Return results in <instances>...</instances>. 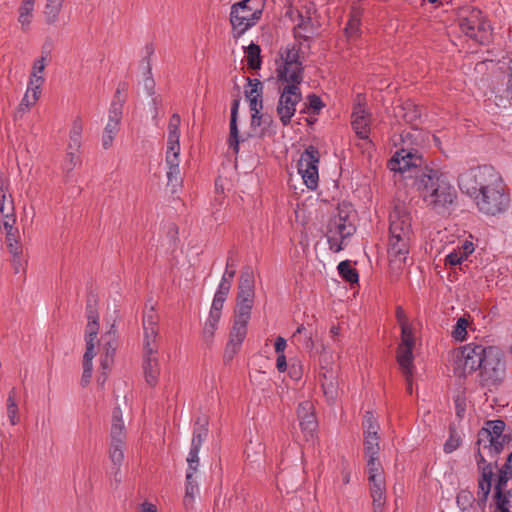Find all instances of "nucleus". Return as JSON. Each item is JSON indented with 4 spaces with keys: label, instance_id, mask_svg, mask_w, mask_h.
Here are the masks:
<instances>
[{
    "label": "nucleus",
    "instance_id": "obj_1",
    "mask_svg": "<svg viewBox=\"0 0 512 512\" xmlns=\"http://www.w3.org/2000/svg\"><path fill=\"white\" fill-rule=\"evenodd\" d=\"M460 188L474 198L480 212L496 216L506 212L510 195L501 175L488 165L472 169L461 176Z\"/></svg>",
    "mask_w": 512,
    "mask_h": 512
},
{
    "label": "nucleus",
    "instance_id": "obj_2",
    "mask_svg": "<svg viewBox=\"0 0 512 512\" xmlns=\"http://www.w3.org/2000/svg\"><path fill=\"white\" fill-rule=\"evenodd\" d=\"M415 184L427 207L437 214H446L457 198L447 177L437 169L425 166L415 173Z\"/></svg>",
    "mask_w": 512,
    "mask_h": 512
},
{
    "label": "nucleus",
    "instance_id": "obj_3",
    "mask_svg": "<svg viewBox=\"0 0 512 512\" xmlns=\"http://www.w3.org/2000/svg\"><path fill=\"white\" fill-rule=\"evenodd\" d=\"M429 133L419 126H413L411 131L401 134L402 148L395 152L388 161V168L394 172L404 173L410 169H422L425 163L419 148L426 144Z\"/></svg>",
    "mask_w": 512,
    "mask_h": 512
},
{
    "label": "nucleus",
    "instance_id": "obj_4",
    "mask_svg": "<svg viewBox=\"0 0 512 512\" xmlns=\"http://www.w3.org/2000/svg\"><path fill=\"white\" fill-rule=\"evenodd\" d=\"M476 445L477 451L475 459L478 470L480 471L478 496L480 499L486 500L491 490V481L494 475L492 461H494V463L497 462L496 457L503 451L505 444L492 439L490 442H481L480 436H478Z\"/></svg>",
    "mask_w": 512,
    "mask_h": 512
},
{
    "label": "nucleus",
    "instance_id": "obj_5",
    "mask_svg": "<svg viewBox=\"0 0 512 512\" xmlns=\"http://www.w3.org/2000/svg\"><path fill=\"white\" fill-rule=\"evenodd\" d=\"M263 8V0H242L231 6L230 23L237 36L256 25L261 19Z\"/></svg>",
    "mask_w": 512,
    "mask_h": 512
},
{
    "label": "nucleus",
    "instance_id": "obj_6",
    "mask_svg": "<svg viewBox=\"0 0 512 512\" xmlns=\"http://www.w3.org/2000/svg\"><path fill=\"white\" fill-rule=\"evenodd\" d=\"M109 458L113 464L114 478L120 482V467L124 461V448L126 443L125 426L122 419V410L115 407L112 412V425L110 431Z\"/></svg>",
    "mask_w": 512,
    "mask_h": 512
},
{
    "label": "nucleus",
    "instance_id": "obj_7",
    "mask_svg": "<svg viewBox=\"0 0 512 512\" xmlns=\"http://www.w3.org/2000/svg\"><path fill=\"white\" fill-rule=\"evenodd\" d=\"M477 357L479 383L483 387L498 386L505 373V364L500 354H474Z\"/></svg>",
    "mask_w": 512,
    "mask_h": 512
},
{
    "label": "nucleus",
    "instance_id": "obj_8",
    "mask_svg": "<svg viewBox=\"0 0 512 512\" xmlns=\"http://www.w3.org/2000/svg\"><path fill=\"white\" fill-rule=\"evenodd\" d=\"M320 153L317 147L309 145L298 161V172L307 188L314 190L318 186L319 174L318 164Z\"/></svg>",
    "mask_w": 512,
    "mask_h": 512
},
{
    "label": "nucleus",
    "instance_id": "obj_9",
    "mask_svg": "<svg viewBox=\"0 0 512 512\" xmlns=\"http://www.w3.org/2000/svg\"><path fill=\"white\" fill-rule=\"evenodd\" d=\"M300 86L285 84L280 90L276 112L283 126L290 124L296 112V105L301 101Z\"/></svg>",
    "mask_w": 512,
    "mask_h": 512
},
{
    "label": "nucleus",
    "instance_id": "obj_10",
    "mask_svg": "<svg viewBox=\"0 0 512 512\" xmlns=\"http://www.w3.org/2000/svg\"><path fill=\"white\" fill-rule=\"evenodd\" d=\"M337 210V215L329 220L328 226L332 227V231L338 233L341 239H346L356 231L354 225L356 213L352 205L347 203L340 204Z\"/></svg>",
    "mask_w": 512,
    "mask_h": 512
},
{
    "label": "nucleus",
    "instance_id": "obj_11",
    "mask_svg": "<svg viewBox=\"0 0 512 512\" xmlns=\"http://www.w3.org/2000/svg\"><path fill=\"white\" fill-rule=\"evenodd\" d=\"M459 27L461 31L472 39L477 38V33L485 31L486 22L482 11L475 7H463L458 13Z\"/></svg>",
    "mask_w": 512,
    "mask_h": 512
},
{
    "label": "nucleus",
    "instance_id": "obj_12",
    "mask_svg": "<svg viewBox=\"0 0 512 512\" xmlns=\"http://www.w3.org/2000/svg\"><path fill=\"white\" fill-rule=\"evenodd\" d=\"M199 451L190 449L187 457V472H186V487L183 504L186 509H190L194 505L195 497L199 493L198 482L195 478V473L199 467Z\"/></svg>",
    "mask_w": 512,
    "mask_h": 512
},
{
    "label": "nucleus",
    "instance_id": "obj_13",
    "mask_svg": "<svg viewBox=\"0 0 512 512\" xmlns=\"http://www.w3.org/2000/svg\"><path fill=\"white\" fill-rule=\"evenodd\" d=\"M142 325L144 331L143 348L145 352H157L159 331V315L153 306L143 312Z\"/></svg>",
    "mask_w": 512,
    "mask_h": 512
},
{
    "label": "nucleus",
    "instance_id": "obj_14",
    "mask_svg": "<svg viewBox=\"0 0 512 512\" xmlns=\"http://www.w3.org/2000/svg\"><path fill=\"white\" fill-rule=\"evenodd\" d=\"M411 237H389L388 257L390 266L401 270L406 263L410 250Z\"/></svg>",
    "mask_w": 512,
    "mask_h": 512
},
{
    "label": "nucleus",
    "instance_id": "obj_15",
    "mask_svg": "<svg viewBox=\"0 0 512 512\" xmlns=\"http://www.w3.org/2000/svg\"><path fill=\"white\" fill-rule=\"evenodd\" d=\"M96 305L97 301L94 295H89L86 302V316L88 320L85 328L86 352H93L99 330V315Z\"/></svg>",
    "mask_w": 512,
    "mask_h": 512
},
{
    "label": "nucleus",
    "instance_id": "obj_16",
    "mask_svg": "<svg viewBox=\"0 0 512 512\" xmlns=\"http://www.w3.org/2000/svg\"><path fill=\"white\" fill-rule=\"evenodd\" d=\"M389 237H411V217L401 206H395L389 215Z\"/></svg>",
    "mask_w": 512,
    "mask_h": 512
},
{
    "label": "nucleus",
    "instance_id": "obj_17",
    "mask_svg": "<svg viewBox=\"0 0 512 512\" xmlns=\"http://www.w3.org/2000/svg\"><path fill=\"white\" fill-rule=\"evenodd\" d=\"M277 81L283 84L297 85L303 82L304 66L303 63H278L276 60Z\"/></svg>",
    "mask_w": 512,
    "mask_h": 512
},
{
    "label": "nucleus",
    "instance_id": "obj_18",
    "mask_svg": "<svg viewBox=\"0 0 512 512\" xmlns=\"http://www.w3.org/2000/svg\"><path fill=\"white\" fill-rule=\"evenodd\" d=\"M121 119V103H111L109 108L108 122L104 128L102 135V146L104 149H108L109 147L112 146L114 138L119 132Z\"/></svg>",
    "mask_w": 512,
    "mask_h": 512
},
{
    "label": "nucleus",
    "instance_id": "obj_19",
    "mask_svg": "<svg viewBox=\"0 0 512 512\" xmlns=\"http://www.w3.org/2000/svg\"><path fill=\"white\" fill-rule=\"evenodd\" d=\"M510 478H512V452L508 455L505 465L500 470L495 486L496 505L499 512H509V500L503 496V489Z\"/></svg>",
    "mask_w": 512,
    "mask_h": 512
},
{
    "label": "nucleus",
    "instance_id": "obj_20",
    "mask_svg": "<svg viewBox=\"0 0 512 512\" xmlns=\"http://www.w3.org/2000/svg\"><path fill=\"white\" fill-rule=\"evenodd\" d=\"M299 425L306 438H312L317 428V420L314 413L313 403L304 401L299 404L297 409Z\"/></svg>",
    "mask_w": 512,
    "mask_h": 512
},
{
    "label": "nucleus",
    "instance_id": "obj_21",
    "mask_svg": "<svg viewBox=\"0 0 512 512\" xmlns=\"http://www.w3.org/2000/svg\"><path fill=\"white\" fill-rule=\"evenodd\" d=\"M358 103L354 106L351 125L357 136L361 139H368L370 133V115L366 112L364 104L361 103V95H357Z\"/></svg>",
    "mask_w": 512,
    "mask_h": 512
},
{
    "label": "nucleus",
    "instance_id": "obj_22",
    "mask_svg": "<svg viewBox=\"0 0 512 512\" xmlns=\"http://www.w3.org/2000/svg\"><path fill=\"white\" fill-rule=\"evenodd\" d=\"M449 362L454 375L459 379L477 370V357L474 354H453Z\"/></svg>",
    "mask_w": 512,
    "mask_h": 512
},
{
    "label": "nucleus",
    "instance_id": "obj_23",
    "mask_svg": "<svg viewBox=\"0 0 512 512\" xmlns=\"http://www.w3.org/2000/svg\"><path fill=\"white\" fill-rule=\"evenodd\" d=\"M237 90L239 91V87H237ZM239 105H240V97H239V93H238L231 104L229 137L227 140L229 149H231L235 154L239 153V144H240V142L244 141V139H241L239 136V130H238V126H237Z\"/></svg>",
    "mask_w": 512,
    "mask_h": 512
},
{
    "label": "nucleus",
    "instance_id": "obj_24",
    "mask_svg": "<svg viewBox=\"0 0 512 512\" xmlns=\"http://www.w3.org/2000/svg\"><path fill=\"white\" fill-rule=\"evenodd\" d=\"M373 512H382L386 503L385 476L368 479Z\"/></svg>",
    "mask_w": 512,
    "mask_h": 512
},
{
    "label": "nucleus",
    "instance_id": "obj_25",
    "mask_svg": "<svg viewBox=\"0 0 512 512\" xmlns=\"http://www.w3.org/2000/svg\"><path fill=\"white\" fill-rule=\"evenodd\" d=\"M396 319L401 327V344L399 349L404 347V350L401 352H412L414 348V336L406 313L401 306L396 307Z\"/></svg>",
    "mask_w": 512,
    "mask_h": 512
},
{
    "label": "nucleus",
    "instance_id": "obj_26",
    "mask_svg": "<svg viewBox=\"0 0 512 512\" xmlns=\"http://www.w3.org/2000/svg\"><path fill=\"white\" fill-rule=\"evenodd\" d=\"M505 429V422L503 420L487 421L485 426L478 432L481 442H490L492 440H498L505 444L507 442V436L503 434Z\"/></svg>",
    "mask_w": 512,
    "mask_h": 512
},
{
    "label": "nucleus",
    "instance_id": "obj_27",
    "mask_svg": "<svg viewBox=\"0 0 512 512\" xmlns=\"http://www.w3.org/2000/svg\"><path fill=\"white\" fill-rule=\"evenodd\" d=\"M43 83L44 78H30L28 90L19 105L20 112L28 111L37 102Z\"/></svg>",
    "mask_w": 512,
    "mask_h": 512
},
{
    "label": "nucleus",
    "instance_id": "obj_28",
    "mask_svg": "<svg viewBox=\"0 0 512 512\" xmlns=\"http://www.w3.org/2000/svg\"><path fill=\"white\" fill-rule=\"evenodd\" d=\"M291 343L294 344L299 351L309 352L313 350L314 342L312 340V329L301 324L291 336Z\"/></svg>",
    "mask_w": 512,
    "mask_h": 512
},
{
    "label": "nucleus",
    "instance_id": "obj_29",
    "mask_svg": "<svg viewBox=\"0 0 512 512\" xmlns=\"http://www.w3.org/2000/svg\"><path fill=\"white\" fill-rule=\"evenodd\" d=\"M396 115L401 117L406 123L413 126H419L421 121V108L412 102H405L397 107Z\"/></svg>",
    "mask_w": 512,
    "mask_h": 512
},
{
    "label": "nucleus",
    "instance_id": "obj_30",
    "mask_svg": "<svg viewBox=\"0 0 512 512\" xmlns=\"http://www.w3.org/2000/svg\"><path fill=\"white\" fill-rule=\"evenodd\" d=\"M96 343L99 350H102V352H116L119 349L120 344L115 325H111L110 329L103 333L100 339L96 338L95 344Z\"/></svg>",
    "mask_w": 512,
    "mask_h": 512
},
{
    "label": "nucleus",
    "instance_id": "obj_31",
    "mask_svg": "<svg viewBox=\"0 0 512 512\" xmlns=\"http://www.w3.org/2000/svg\"><path fill=\"white\" fill-rule=\"evenodd\" d=\"M397 362L405 377L407 392L412 394V382L414 374V354H397Z\"/></svg>",
    "mask_w": 512,
    "mask_h": 512
},
{
    "label": "nucleus",
    "instance_id": "obj_32",
    "mask_svg": "<svg viewBox=\"0 0 512 512\" xmlns=\"http://www.w3.org/2000/svg\"><path fill=\"white\" fill-rule=\"evenodd\" d=\"M247 335V324L241 322L233 323V327L229 334V341L227 343V349H230L232 352L239 350L244 339Z\"/></svg>",
    "mask_w": 512,
    "mask_h": 512
},
{
    "label": "nucleus",
    "instance_id": "obj_33",
    "mask_svg": "<svg viewBox=\"0 0 512 512\" xmlns=\"http://www.w3.org/2000/svg\"><path fill=\"white\" fill-rule=\"evenodd\" d=\"M362 12L358 7L353 6L349 14V20L344 29L348 39L358 37L360 35Z\"/></svg>",
    "mask_w": 512,
    "mask_h": 512
},
{
    "label": "nucleus",
    "instance_id": "obj_34",
    "mask_svg": "<svg viewBox=\"0 0 512 512\" xmlns=\"http://www.w3.org/2000/svg\"><path fill=\"white\" fill-rule=\"evenodd\" d=\"M143 368L147 383L154 386L158 381L160 372L158 359L152 354H148L144 360Z\"/></svg>",
    "mask_w": 512,
    "mask_h": 512
},
{
    "label": "nucleus",
    "instance_id": "obj_35",
    "mask_svg": "<svg viewBox=\"0 0 512 512\" xmlns=\"http://www.w3.org/2000/svg\"><path fill=\"white\" fill-rule=\"evenodd\" d=\"M300 53H301L300 45L293 44V45H287L286 47H282L278 53V56H279V59H277L278 63H286V64L303 63Z\"/></svg>",
    "mask_w": 512,
    "mask_h": 512
},
{
    "label": "nucleus",
    "instance_id": "obj_36",
    "mask_svg": "<svg viewBox=\"0 0 512 512\" xmlns=\"http://www.w3.org/2000/svg\"><path fill=\"white\" fill-rule=\"evenodd\" d=\"M181 124V118L180 115L177 113H174L168 123V138H167V145H170L171 150H173V147L180 146L179 138H180V127Z\"/></svg>",
    "mask_w": 512,
    "mask_h": 512
},
{
    "label": "nucleus",
    "instance_id": "obj_37",
    "mask_svg": "<svg viewBox=\"0 0 512 512\" xmlns=\"http://www.w3.org/2000/svg\"><path fill=\"white\" fill-rule=\"evenodd\" d=\"M9 185L6 181L0 180V214L12 213L15 211L14 200L8 193Z\"/></svg>",
    "mask_w": 512,
    "mask_h": 512
},
{
    "label": "nucleus",
    "instance_id": "obj_38",
    "mask_svg": "<svg viewBox=\"0 0 512 512\" xmlns=\"http://www.w3.org/2000/svg\"><path fill=\"white\" fill-rule=\"evenodd\" d=\"M230 289H231V284H229L227 278H225L224 280H221V282L218 286V289L215 293L213 302H212L211 309H214V311H215L214 313H217V311L222 310L224 302L227 298V295H228Z\"/></svg>",
    "mask_w": 512,
    "mask_h": 512
},
{
    "label": "nucleus",
    "instance_id": "obj_39",
    "mask_svg": "<svg viewBox=\"0 0 512 512\" xmlns=\"http://www.w3.org/2000/svg\"><path fill=\"white\" fill-rule=\"evenodd\" d=\"M64 0H46L44 8L45 21L47 24H54L62 9Z\"/></svg>",
    "mask_w": 512,
    "mask_h": 512
},
{
    "label": "nucleus",
    "instance_id": "obj_40",
    "mask_svg": "<svg viewBox=\"0 0 512 512\" xmlns=\"http://www.w3.org/2000/svg\"><path fill=\"white\" fill-rule=\"evenodd\" d=\"M338 272L346 282L350 284L358 283V271L354 267H352L350 261L345 260L340 262L338 265Z\"/></svg>",
    "mask_w": 512,
    "mask_h": 512
},
{
    "label": "nucleus",
    "instance_id": "obj_41",
    "mask_svg": "<svg viewBox=\"0 0 512 512\" xmlns=\"http://www.w3.org/2000/svg\"><path fill=\"white\" fill-rule=\"evenodd\" d=\"M261 49L260 46L251 43L246 49L247 66L252 70L260 69L261 67Z\"/></svg>",
    "mask_w": 512,
    "mask_h": 512
},
{
    "label": "nucleus",
    "instance_id": "obj_42",
    "mask_svg": "<svg viewBox=\"0 0 512 512\" xmlns=\"http://www.w3.org/2000/svg\"><path fill=\"white\" fill-rule=\"evenodd\" d=\"M83 131L82 122L79 118L73 121L71 130H70V142L68 144V150H75L81 146V135Z\"/></svg>",
    "mask_w": 512,
    "mask_h": 512
},
{
    "label": "nucleus",
    "instance_id": "obj_43",
    "mask_svg": "<svg viewBox=\"0 0 512 512\" xmlns=\"http://www.w3.org/2000/svg\"><path fill=\"white\" fill-rule=\"evenodd\" d=\"M17 392L15 388H12L7 398V416L12 425L19 423L20 418L18 415V405L16 403Z\"/></svg>",
    "mask_w": 512,
    "mask_h": 512
},
{
    "label": "nucleus",
    "instance_id": "obj_44",
    "mask_svg": "<svg viewBox=\"0 0 512 512\" xmlns=\"http://www.w3.org/2000/svg\"><path fill=\"white\" fill-rule=\"evenodd\" d=\"M252 307V302H236L234 321L248 324Z\"/></svg>",
    "mask_w": 512,
    "mask_h": 512
},
{
    "label": "nucleus",
    "instance_id": "obj_45",
    "mask_svg": "<svg viewBox=\"0 0 512 512\" xmlns=\"http://www.w3.org/2000/svg\"><path fill=\"white\" fill-rule=\"evenodd\" d=\"M362 427L364 436L379 435L380 427L376 417L373 415L371 411H366L363 418Z\"/></svg>",
    "mask_w": 512,
    "mask_h": 512
},
{
    "label": "nucleus",
    "instance_id": "obj_46",
    "mask_svg": "<svg viewBox=\"0 0 512 512\" xmlns=\"http://www.w3.org/2000/svg\"><path fill=\"white\" fill-rule=\"evenodd\" d=\"M380 452V436H364V454L365 456H378Z\"/></svg>",
    "mask_w": 512,
    "mask_h": 512
},
{
    "label": "nucleus",
    "instance_id": "obj_47",
    "mask_svg": "<svg viewBox=\"0 0 512 512\" xmlns=\"http://www.w3.org/2000/svg\"><path fill=\"white\" fill-rule=\"evenodd\" d=\"M367 474L368 479L385 476L383 466L378 456H367Z\"/></svg>",
    "mask_w": 512,
    "mask_h": 512
},
{
    "label": "nucleus",
    "instance_id": "obj_48",
    "mask_svg": "<svg viewBox=\"0 0 512 512\" xmlns=\"http://www.w3.org/2000/svg\"><path fill=\"white\" fill-rule=\"evenodd\" d=\"M207 421H204L202 425H199L194 429L193 437L191 441V449L200 451L203 441L205 440L208 429H207Z\"/></svg>",
    "mask_w": 512,
    "mask_h": 512
},
{
    "label": "nucleus",
    "instance_id": "obj_49",
    "mask_svg": "<svg viewBox=\"0 0 512 512\" xmlns=\"http://www.w3.org/2000/svg\"><path fill=\"white\" fill-rule=\"evenodd\" d=\"M97 354H84L83 359V374L81 377V385L83 387H86L91 380L92 377V371H93V358Z\"/></svg>",
    "mask_w": 512,
    "mask_h": 512
},
{
    "label": "nucleus",
    "instance_id": "obj_50",
    "mask_svg": "<svg viewBox=\"0 0 512 512\" xmlns=\"http://www.w3.org/2000/svg\"><path fill=\"white\" fill-rule=\"evenodd\" d=\"M254 274L250 267L243 269L240 275L238 289L254 290Z\"/></svg>",
    "mask_w": 512,
    "mask_h": 512
},
{
    "label": "nucleus",
    "instance_id": "obj_51",
    "mask_svg": "<svg viewBox=\"0 0 512 512\" xmlns=\"http://www.w3.org/2000/svg\"><path fill=\"white\" fill-rule=\"evenodd\" d=\"M12 255V266L14 269L15 274L19 273H25L26 272V266H27V259L24 256V251L19 250L17 251V254L15 252L10 253Z\"/></svg>",
    "mask_w": 512,
    "mask_h": 512
},
{
    "label": "nucleus",
    "instance_id": "obj_52",
    "mask_svg": "<svg viewBox=\"0 0 512 512\" xmlns=\"http://www.w3.org/2000/svg\"><path fill=\"white\" fill-rule=\"evenodd\" d=\"M214 312V309L210 310L208 320L206 321L205 326L203 328V333L204 336L206 337H210L214 334V331L221 317V311H217V313Z\"/></svg>",
    "mask_w": 512,
    "mask_h": 512
},
{
    "label": "nucleus",
    "instance_id": "obj_53",
    "mask_svg": "<svg viewBox=\"0 0 512 512\" xmlns=\"http://www.w3.org/2000/svg\"><path fill=\"white\" fill-rule=\"evenodd\" d=\"M249 89L245 90V96L247 99L249 98H257L262 97L263 94V84L258 79L247 78Z\"/></svg>",
    "mask_w": 512,
    "mask_h": 512
},
{
    "label": "nucleus",
    "instance_id": "obj_54",
    "mask_svg": "<svg viewBox=\"0 0 512 512\" xmlns=\"http://www.w3.org/2000/svg\"><path fill=\"white\" fill-rule=\"evenodd\" d=\"M454 404H455L456 416L459 419H462L465 416L466 408H467V399L465 396V388H462V390L458 392V394L454 398Z\"/></svg>",
    "mask_w": 512,
    "mask_h": 512
},
{
    "label": "nucleus",
    "instance_id": "obj_55",
    "mask_svg": "<svg viewBox=\"0 0 512 512\" xmlns=\"http://www.w3.org/2000/svg\"><path fill=\"white\" fill-rule=\"evenodd\" d=\"M5 242L9 253L15 252L17 254V251L23 249L22 243L20 242L19 232L6 233Z\"/></svg>",
    "mask_w": 512,
    "mask_h": 512
},
{
    "label": "nucleus",
    "instance_id": "obj_56",
    "mask_svg": "<svg viewBox=\"0 0 512 512\" xmlns=\"http://www.w3.org/2000/svg\"><path fill=\"white\" fill-rule=\"evenodd\" d=\"M100 367L102 369V377H98V382L103 385L106 381L107 372L113 364V357L111 354H100Z\"/></svg>",
    "mask_w": 512,
    "mask_h": 512
},
{
    "label": "nucleus",
    "instance_id": "obj_57",
    "mask_svg": "<svg viewBox=\"0 0 512 512\" xmlns=\"http://www.w3.org/2000/svg\"><path fill=\"white\" fill-rule=\"evenodd\" d=\"M468 321L461 317L458 319L454 329L452 331V336L457 341H463L467 334Z\"/></svg>",
    "mask_w": 512,
    "mask_h": 512
},
{
    "label": "nucleus",
    "instance_id": "obj_58",
    "mask_svg": "<svg viewBox=\"0 0 512 512\" xmlns=\"http://www.w3.org/2000/svg\"><path fill=\"white\" fill-rule=\"evenodd\" d=\"M461 443V438L457 434L456 430L454 428H450V435L448 440L444 444V451L445 453H452L455 451Z\"/></svg>",
    "mask_w": 512,
    "mask_h": 512
},
{
    "label": "nucleus",
    "instance_id": "obj_59",
    "mask_svg": "<svg viewBox=\"0 0 512 512\" xmlns=\"http://www.w3.org/2000/svg\"><path fill=\"white\" fill-rule=\"evenodd\" d=\"M327 239L329 247L333 252H339L343 249L342 240L338 233L332 231V227H327Z\"/></svg>",
    "mask_w": 512,
    "mask_h": 512
},
{
    "label": "nucleus",
    "instance_id": "obj_60",
    "mask_svg": "<svg viewBox=\"0 0 512 512\" xmlns=\"http://www.w3.org/2000/svg\"><path fill=\"white\" fill-rule=\"evenodd\" d=\"M167 179L168 185H171L173 188L181 185L182 177L179 166L167 167Z\"/></svg>",
    "mask_w": 512,
    "mask_h": 512
},
{
    "label": "nucleus",
    "instance_id": "obj_61",
    "mask_svg": "<svg viewBox=\"0 0 512 512\" xmlns=\"http://www.w3.org/2000/svg\"><path fill=\"white\" fill-rule=\"evenodd\" d=\"M179 154H180V146L173 147V150H171L170 145H167V152H166L167 167L179 166V164H180Z\"/></svg>",
    "mask_w": 512,
    "mask_h": 512
},
{
    "label": "nucleus",
    "instance_id": "obj_62",
    "mask_svg": "<svg viewBox=\"0 0 512 512\" xmlns=\"http://www.w3.org/2000/svg\"><path fill=\"white\" fill-rule=\"evenodd\" d=\"M34 7L28 2V3H22V5L19 8V22L24 25L30 24V17L32 15Z\"/></svg>",
    "mask_w": 512,
    "mask_h": 512
},
{
    "label": "nucleus",
    "instance_id": "obj_63",
    "mask_svg": "<svg viewBox=\"0 0 512 512\" xmlns=\"http://www.w3.org/2000/svg\"><path fill=\"white\" fill-rule=\"evenodd\" d=\"M143 86L148 95L154 96L155 95V81L152 77L151 72V65L149 60L147 61V76L143 80Z\"/></svg>",
    "mask_w": 512,
    "mask_h": 512
},
{
    "label": "nucleus",
    "instance_id": "obj_64",
    "mask_svg": "<svg viewBox=\"0 0 512 512\" xmlns=\"http://www.w3.org/2000/svg\"><path fill=\"white\" fill-rule=\"evenodd\" d=\"M79 162V156L75 153V150H68L64 159L63 167L67 173L71 172Z\"/></svg>",
    "mask_w": 512,
    "mask_h": 512
}]
</instances>
